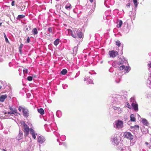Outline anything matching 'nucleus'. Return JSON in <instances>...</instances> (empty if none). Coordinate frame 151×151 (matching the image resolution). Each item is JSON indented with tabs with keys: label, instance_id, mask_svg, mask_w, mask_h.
Returning <instances> with one entry per match:
<instances>
[{
	"label": "nucleus",
	"instance_id": "obj_8",
	"mask_svg": "<svg viewBox=\"0 0 151 151\" xmlns=\"http://www.w3.org/2000/svg\"><path fill=\"white\" fill-rule=\"evenodd\" d=\"M111 140L114 145H117L119 142L118 137L116 136H114L112 137Z\"/></svg>",
	"mask_w": 151,
	"mask_h": 151
},
{
	"label": "nucleus",
	"instance_id": "obj_10",
	"mask_svg": "<svg viewBox=\"0 0 151 151\" xmlns=\"http://www.w3.org/2000/svg\"><path fill=\"white\" fill-rule=\"evenodd\" d=\"M30 133L32 135V137L34 139H35L36 136L37 135V133L35 132L34 130L32 129H30Z\"/></svg>",
	"mask_w": 151,
	"mask_h": 151
},
{
	"label": "nucleus",
	"instance_id": "obj_57",
	"mask_svg": "<svg viewBox=\"0 0 151 151\" xmlns=\"http://www.w3.org/2000/svg\"><path fill=\"white\" fill-rule=\"evenodd\" d=\"M145 144L147 145H148L149 144L147 142H145Z\"/></svg>",
	"mask_w": 151,
	"mask_h": 151
},
{
	"label": "nucleus",
	"instance_id": "obj_7",
	"mask_svg": "<svg viewBox=\"0 0 151 151\" xmlns=\"http://www.w3.org/2000/svg\"><path fill=\"white\" fill-rule=\"evenodd\" d=\"M109 54L110 57L114 58L117 55L118 53L116 51L113 50L109 51Z\"/></svg>",
	"mask_w": 151,
	"mask_h": 151
},
{
	"label": "nucleus",
	"instance_id": "obj_5",
	"mask_svg": "<svg viewBox=\"0 0 151 151\" xmlns=\"http://www.w3.org/2000/svg\"><path fill=\"white\" fill-rule=\"evenodd\" d=\"M130 29V27L128 25L127 23H124V26L123 28V30L125 33H128Z\"/></svg>",
	"mask_w": 151,
	"mask_h": 151
},
{
	"label": "nucleus",
	"instance_id": "obj_47",
	"mask_svg": "<svg viewBox=\"0 0 151 151\" xmlns=\"http://www.w3.org/2000/svg\"><path fill=\"white\" fill-rule=\"evenodd\" d=\"M48 31L50 33H51L52 32V28L50 27H49L48 28Z\"/></svg>",
	"mask_w": 151,
	"mask_h": 151
},
{
	"label": "nucleus",
	"instance_id": "obj_12",
	"mask_svg": "<svg viewBox=\"0 0 151 151\" xmlns=\"http://www.w3.org/2000/svg\"><path fill=\"white\" fill-rule=\"evenodd\" d=\"M127 63V61L124 58H123L122 60L119 61H117V65H118V67L121 65H122L123 64L126 63Z\"/></svg>",
	"mask_w": 151,
	"mask_h": 151
},
{
	"label": "nucleus",
	"instance_id": "obj_59",
	"mask_svg": "<svg viewBox=\"0 0 151 151\" xmlns=\"http://www.w3.org/2000/svg\"><path fill=\"white\" fill-rule=\"evenodd\" d=\"M135 127H137L138 128H139V127L138 125H136L135 126Z\"/></svg>",
	"mask_w": 151,
	"mask_h": 151
},
{
	"label": "nucleus",
	"instance_id": "obj_23",
	"mask_svg": "<svg viewBox=\"0 0 151 151\" xmlns=\"http://www.w3.org/2000/svg\"><path fill=\"white\" fill-rule=\"evenodd\" d=\"M130 120L132 122H135L136 121L135 116L133 114H131L130 115Z\"/></svg>",
	"mask_w": 151,
	"mask_h": 151
},
{
	"label": "nucleus",
	"instance_id": "obj_44",
	"mask_svg": "<svg viewBox=\"0 0 151 151\" xmlns=\"http://www.w3.org/2000/svg\"><path fill=\"white\" fill-rule=\"evenodd\" d=\"M27 80L29 81H31L32 80V77L31 76H29L27 78Z\"/></svg>",
	"mask_w": 151,
	"mask_h": 151
},
{
	"label": "nucleus",
	"instance_id": "obj_46",
	"mask_svg": "<svg viewBox=\"0 0 151 151\" xmlns=\"http://www.w3.org/2000/svg\"><path fill=\"white\" fill-rule=\"evenodd\" d=\"M9 108L12 111H13L14 110H17V109H13V108L10 106H9Z\"/></svg>",
	"mask_w": 151,
	"mask_h": 151
},
{
	"label": "nucleus",
	"instance_id": "obj_42",
	"mask_svg": "<svg viewBox=\"0 0 151 151\" xmlns=\"http://www.w3.org/2000/svg\"><path fill=\"white\" fill-rule=\"evenodd\" d=\"M125 66L124 65H122L119 67V68L120 70H122L124 68H125Z\"/></svg>",
	"mask_w": 151,
	"mask_h": 151
},
{
	"label": "nucleus",
	"instance_id": "obj_19",
	"mask_svg": "<svg viewBox=\"0 0 151 151\" xmlns=\"http://www.w3.org/2000/svg\"><path fill=\"white\" fill-rule=\"evenodd\" d=\"M147 86L150 87H151V76H150V77L148 78L147 80Z\"/></svg>",
	"mask_w": 151,
	"mask_h": 151
},
{
	"label": "nucleus",
	"instance_id": "obj_31",
	"mask_svg": "<svg viewBox=\"0 0 151 151\" xmlns=\"http://www.w3.org/2000/svg\"><path fill=\"white\" fill-rule=\"evenodd\" d=\"M67 72V70L66 69H63L61 72V74L63 75H65Z\"/></svg>",
	"mask_w": 151,
	"mask_h": 151
},
{
	"label": "nucleus",
	"instance_id": "obj_55",
	"mask_svg": "<svg viewBox=\"0 0 151 151\" xmlns=\"http://www.w3.org/2000/svg\"><path fill=\"white\" fill-rule=\"evenodd\" d=\"M131 99V101H134V99L133 98H131V99Z\"/></svg>",
	"mask_w": 151,
	"mask_h": 151
},
{
	"label": "nucleus",
	"instance_id": "obj_60",
	"mask_svg": "<svg viewBox=\"0 0 151 151\" xmlns=\"http://www.w3.org/2000/svg\"><path fill=\"white\" fill-rule=\"evenodd\" d=\"M11 63H9V65L10 67H11Z\"/></svg>",
	"mask_w": 151,
	"mask_h": 151
},
{
	"label": "nucleus",
	"instance_id": "obj_1",
	"mask_svg": "<svg viewBox=\"0 0 151 151\" xmlns=\"http://www.w3.org/2000/svg\"><path fill=\"white\" fill-rule=\"evenodd\" d=\"M114 127L117 130L122 129L124 127L123 122L120 120L118 119L116 120L113 124Z\"/></svg>",
	"mask_w": 151,
	"mask_h": 151
},
{
	"label": "nucleus",
	"instance_id": "obj_16",
	"mask_svg": "<svg viewBox=\"0 0 151 151\" xmlns=\"http://www.w3.org/2000/svg\"><path fill=\"white\" fill-rule=\"evenodd\" d=\"M129 14H130V16L131 17L132 21L135 18L136 13L134 12H130L129 13Z\"/></svg>",
	"mask_w": 151,
	"mask_h": 151
},
{
	"label": "nucleus",
	"instance_id": "obj_27",
	"mask_svg": "<svg viewBox=\"0 0 151 151\" xmlns=\"http://www.w3.org/2000/svg\"><path fill=\"white\" fill-rule=\"evenodd\" d=\"M56 115L58 117H60L62 115V113L61 111H58L56 112Z\"/></svg>",
	"mask_w": 151,
	"mask_h": 151
},
{
	"label": "nucleus",
	"instance_id": "obj_17",
	"mask_svg": "<svg viewBox=\"0 0 151 151\" xmlns=\"http://www.w3.org/2000/svg\"><path fill=\"white\" fill-rule=\"evenodd\" d=\"M7 97V96L6 95H2L0 96V101L3 102L5 99Z\"/></svg>",
	"mask_w": 151,
	"mask_h": 151
},
{
	"label": "nucleus",
	"instance_id": "obj_3",
	"mask_svg": "<svg viewBox=\"0 0 151 151\" xmlns=\"http://www.w3.org/2000/svg\"><path fill=\"white\" fill-rule=\"evenodd\" d=\"M68 32L69 35L72 36L74 38L77 37V35L78 32V30L76 29H73V30L68 29Z\"/></svg>",
	"mask_w": 151,
	"mask_h": 151
},
{
	"label": "nucleus",
	"instance_id": "obj_37",
	"mask_svg": "<svg viewBox=\"0 0 151 151\" xmlns=\"http://www.w3.org/2000/svg\"><path fill=\"white\" fill-rule=\"evenodd\" d=\"M130 70V68L129 66H126V67H125V70L127 72H128Z\"/></svg>",
	"mask_w": 151,
	"mask_h": 151
},
{
	"label": "nucleus",
	"instance_id": "obj_36",
	"mask_svg": "<svg viewBox=\"0 0 151 151\" xmlns=\"http://www.w3.org/2000/svg\"><path fill=\"white\" fill-rule=\"evenodd\" d=\"M133 2L134 4L135 5V7H137L138 5V2L137 0H133Z\"/></svg>",
	"mask_w": 151,
	"mask_h": 151
},
{
	"label": "nucleus",
	"instance_id": "obj_13",
	"mask_svg": "<svg viewBox=\"0 0 151 151\" xmlns=\"http://www.w3.org/2000/svg\"><path fill=\"white\" fill-rule=\"evenodd\" d=\"M23 137V134L22 131L20 130H19V133L16 137V139L17 140H19L22 138Z\"/></svg>",
	"mask_w": 151,
	"mask_h": 151
},
{
	"label": "nucleus",
	"instance_id": "obj_14",
	"mask_svg": "<svg viewBox=\"0 0 151 151\" xmlns=\"http://www.w3.org/2000/svg\"><path fill=\"white\" fill-rule=\"evenodd\" d=\"M132 106L134 110L135 111H137L138 110V105L136 102H133L132 104Z\"/></svg>",
	"mask_w": 151,
	"mask_h": 151
},
{
	"label": "nucleus",
	"instance_id": "obj_58",
	"mask_svg": "<svg viewBox=\"0 0 151 151\" xmlns=\"http://www.w3.org/2000/svg\"><path fill=\"white\" fill-rule=\"evenodd\" d=\"M19 51L20 53L21 54L22 53L21 49H19Z\"/></svg>",
	"mask_w": 151,
	"mask_h": 151
},
{
	"label": "nucleus",
	"instance_id": "obj_40",
	"mask_svg": "<svg viewBox=\"0 0 151 151\" xmlns=\"http://www.w3.org/2000/svg\"><path fill=\"white\" fill-rule=\"evenodd\" d=\"M23 72L24 75L27 74L28 73L27 69L26 68H24L23 70Z\"/></svg>",
	"mask_w": 151,
	"mask_h": 151
},
{
	"label": "nucleus",
	"instance_id": "obj_50",
	"mask_svg": "<svg viewBox=\"0 0 151 151\" xmlns=\"http://www.w3.org/2000/svg\"><path fill=\"white\" fill-rule=\"evenodd\" d=\"M14 3H15V1H13L12 3V6H14Z\"/></svg>",
	"mask_w": 151,
	"mask_h": 151
},
{
	"label": "nucleus",
	"instance_id": "obj_34",
	"mask_svg": "<svg viewBox=\"0 0 151 151\" xmlns=\"http://www.w3.org/2000/svg\"><path fill=\"white\" fill-rule=\"evenodd\" d=\"M60 139L62 141H64L66 139V137L65 135H63L60 137Z\"/></svg>",
	"mask_w": 151,
	"mask_h": 151
},
{
	"label": "nucleus",
	"instance_id": "obj_20",
	"mask_svg": "<svg viewBox=\"0 0 151 151\" xmlns=\"http://www.w3.org/2000/svg\"><path fill=\"white\" fill-rule=\"evenodd\" d=\"M142 132L144 134H146L148 132V129L145 127H143L141 129Z\"/></svg>",
	"mask_w": 151,
	"mask_h": 151
},
{
	"label": "nucleus",
	"instance_id": "obj_48",
	"mask_svg": "<svg viewBox=\"0 0 151 151\" xmlns=\"http://www.w3.org/2000/svg\"><path fill=\"white\" fill-rule=\"evenodd\" d=\"M27 42H30V39L29 37H28L27 39Z\"/></svg>",
	"mask_w": 151,
	"mask_h": 151
},
{
	"label": "nucleus",
	"instance_id": "obj_29",
	"mask_svg": "<svg viewBox=\"0 0 151 151\" xmlns=\"http://www.w3.org/2000/svg\"><path fill=\"white\" fill-rule=\"evenodd\" d=\"M122 24V20H119L117 22V27L120 28Z\"/></svg>",
	"mask_w": 151,
	"mask_h": 151
},
{
	"label": "nucleus",
	"instance_id": "obj_22",
	"mask_svg": "<svg viewBox=\"0 0 151 151\" xmlns=\"http://www.w3.org/2000/svg\"><path fill=\"white\" fill-rule=\"evenodd\" d=\"M65 8L67 10H70L72 8L71 4L69 3L67 4L66 5Z\"/></svg>",
	"mask_w": 151,
	"mask_h": 151
},
{
	"label": "nucleus",
	"instance_id": "obj_63",
	"mask_svg": "<svg viewBox=\"0 0 151 151\" xmlns=\"http://www.w3.org/2000/svg\"><path fill=\"white\" fill-rule=\"evenodd\" d=\"M19 75L20 76H21V72H19Z\"/></svg>",
	"mask_w": 151,
	"mask_h": 151
},
{
	"label": "nucleus",
	"instance_id": "obj_41",
	"mask_svg": "<svg viewBox=\"0 0 151 151\" xmlns=\"http://www.w3.org/2000/svg\"><path fill=\"white\" fill-rule=\"evenodd\" d=\"M4 35L5 38V40L6 41V42L7 43H9V40L6 36L5 34L4 33Z\"/></svg>",
	"mask_w": 151,
	"mask_h": 151
},
{
	"label": "nucleus",
	"instance_id": "obj_30",
	"mask_svg": "<svg viewBox=\"0 0 151 151\" xmlns=\"http://www.w3.org/2000/svg\"><path fill=\"white\" fill-rule=\"evenodd\" d=\"M59 39L58 38H57L54 41V45L55 46H57L59 42Z\"/></svg>",
	"mask_w": 151,
	"mask_h": 151
},
{
	"label": "nucleus",
	"instance_id": "obj_52",
	"mask_svg": "<svg viewBox=\"0 0 151 151\" xmlns=\"http://www.w3.org/2000/svg\"><path fill=\"white\" fill-rule=\"evenodd\" d=\"M126 104H127V107L129 108H130L129 107V106H130L129 103H127Z\"/></svg>",
	"mask_w": 151,
	"mask_h": 151
},
{
	"label": "nucleus",
	"instance_id": "obj_9",
	"mask_svg": "<svg viewBox=\"0 0 151 151\" xmlns=\"http://www.w3.org/2000/svg\"><path fill=\"white\" fill-rule=\"evenodd\" d=\"M37 142L40 144L44 142L45 140V138L43 136H39L37 139Z\"/></svg>",
	"mask_w": 151,
	"mask_h": 151
},
{
	"label": "nucleus",
	"instance_id": "obj_53",
	"mask_svg": "<svg viewBox=\"0 0 151 151\" xmlns=\"http://www.w3.org/2000/svg\"><path fill=\"white\" fill-rule=\"evenodd\" d=\"M56 136L57 137H60V134L58 133H57L56 134H55Z\"/></svg>",
	"mask_w": 151,
	"mask_h": 151
},
{
	"label": "nucleus",
	"instance_id": "obj_11",
	"mask_svg": "<svg viewBox=\"0 0 151 151\" xmlns=\"http://www.w3.org/2000/svg\"><path fill=\"white\" fill-rule=\"evenodd\" d=\"M23 113L24 116L26 118H27L29 116V111L27 109L25 108L23 109Z\"/></svg>",
	"mask_w": 151,
	"mask_h": 151
},
{
	"label": "nucleus",
	"instance_id": "obj_56",
	"mask_svg": "<svg viewBox=\"0 0 151 151\" xmlns=\"http://www.w3.org/2000/svg\"><path fill=\"white\" fill-rule=\"evenodd\" d=\"M18 71H19V72H21L22 69L20 68H19V69L18 70Z\"/></svg>",
	"mask_w": 151,
	"mask_h": 151
},
{
	"label": "nucleus",
	"instance_id": "obj_64",
	"mask_svg": "<svg viewBox=\"0 0 151 151\" xmlns=\"http://www.w3.org/2000/svg\"><path fill=\"white\" fill-rule=\"evenodd\" d=\"M2 150H3V151H6V150H5V149H3Z\"/></svg>",
	"mask_w": 151,
	"mask_h": 151
},
{
	"label": "nucleus",
	"instance_id": "obj_49",
	"mask_svg": "<svg viewBox=\"0 0 151 151\" xmlns=\"http://www.w3.org/2000/svg\"><path fill=\"white\" fill-rule=\"evenodd\" d=\"M23 45V44H22L19 46V49H22V47Z\"/></svg>",
	"mask_w": 151,
	"mask_h": 151
},
{
	"label": "nucleus",
	"instance_id": "obj_62",
	"mask_svg": "<svg viewBox=\"0 0 151 151\" xmlns=\"http://www.w3.org/2000/svg\"><path fill=\"white\" fill-rule=\"evenodd\" d=\"M89 1L91 2H92L93 1V0H89Z\"/></svg>",
	"mask_w": 151,
	"mask_h": 151
},
{
	"label": "nucleus",
	"instance_id": "obj_26",
	"mask_svg": "<svg viewBox=\"0 0 151 151\" xmlns=\"http://www.w3.org/2000/svg\"><path fill=\"white\" fill-rule=\"evenodd\" d=\"M78 47L77 46L75 47L73 49V54L75 55H76L78 50Z\"/></svg>",
	"mask_w": 151,
	"mask_h": 151
},
{
	"label": "nucleus",
	"instance_id": "obj_35",
	"mask_svg": "<svg viewBox=\"0 0 151 151\" xmlns=\"http://www.w3.org/2000/svg\"><path fill=\"white\" fill-rule=\"evenodd\" d=\"M113 66L115 68L118 67L117 64V61H114L112 63Z\"/></svg>",
	"mask_w": 151,
	"mask_h": 151
},
{
	"label": "nucleus",
	"instance_id": "obj_4",
	"mask_svg": "<svg viewBox=\"0 0 151 151\" xmlns=\"http://www.w3.org/2000/svg\"><path fill=\"white\" fill-rule=\"evenodd\" d=\"M21 124L24 127V132L25 134V135H27L28 134L29 131L30 132V129L29 127L26 124L24 121L22 122Z\"/></svg>",
	"mask_w": 151,
	"mask_h": 151
},
{
	"label": "nucleus",
	"instance_id": "obj_32",
	"mask_svg": "<svg viewBox=\"0 0 151 151\" xmlns=\"http://www.w3.org/2000/svg\"><path fill=\"white\" fill-rule=\"evenodd\" d=\"M17 110H14L13 111H8V114H14V113H17Z\"/></svg>",
	"mask_w": 151,
	"mask_h": 151
},
{
	"label": "nucleus",
	"instance_id": "obj_24",
	"mask_svg": "<svg viewBox=\"0 0 151 151\" xmlns=\"http://www.w3.org/2000/svg\"><path fill=\"white\" fill-rule=\"evenodd\" d=\"M25 16L23 15H19L17 17V19L20 20L21 19L24 18Z\"/></svg>",
	"mask_w": 151,
	"mask_h": 151
},
{
	"label": "nucleus",
	"instance_id": "obj_33",
	"mask_svg": "<svg viewBox=\"0 0 151 151\" xmlns=\"http://www.w3.org/2000/svg\"><path fill=\"white\" fill-rule=\"evenodd\" d=\"M121 77L120 76L119 77H118V78H116L115 79V81L117 83H119L121 80Z\"/></svg>",
	"mask_w": 151,
	"mask_h": 151
},
{
	"label": "nucleus",
	"instance_id": "obj_18",
	"mask_svg": "<svg viewBox=\"0 0 151 151\" xmlns=\"http://www.w3.org/2000/svg\"><path fill=\"white\" fill-rule=\"evenodd\" d=\"M84 81H87V84L93 83V81L90 79L89 77L85 78Z\"/></svg>",
	"mask_w": 151,
	"mask_h": 151
},
{
	"label": "nucleus",
	"instance_id": "obj_54",
	"mask_svg": "<svg viewBox=\"0 0 151 151\" xmlns=\"http://www.w3.org/2000/svg\"><path fill=\"white\" fill-rule=\"evenodd\" d=\"M130 5V3H128V4L126 6L127 7H129Z\"/></svg>",
	"mask_w": 151,
	"mask_h": 151
},
{
	"label": "nucleus",
	"instance_id": "obj_51",
	"mask_svg": "<svg viewBox=\"0 0 151 151\" xmlns=\"http://www.w3.org/2000/svg\"><path fill=\"white\" fill-rule=\"evenodd\" d=\"M148 67L149 68H151V62H150L148 64Z\"/></svg>",
	"mask_w": 151,
	"mask_h": 151
},
{
	"label": "nucleus",
	"instance_id": "obj_45",
	"mask_svg": "<svg viewBox=\"0 0 151 151\" xmlns=\"http://www.w3.org/2000/svg\"><path fill=\"white\" fill-rule=\"evenodd\" d=\"M63 87L64 89H66L68 87V85L66 84H63Z\"/></svg>",
	"mask_w": 151,
	"mask_h": 151
},
{
	"label": "nucleus",
	"instance_id": "obj_6",
	"mask_svg": "<svg viewBox=\"0 0 151 151\" xmlns=\"http://www.w3.org/2000/svg\"><path fill=\"white\" fill-rule=\"evenodd\" d=\"M124 136L128 139L132 140L133 138V136L132 134L129 132H126L124 133Z\"/></svg>",
	"mask_w": 151,
	"mask_h": 151
},
{
	"label": "nucleus",
	"instance_id": "obj_61",
	"mask_svg": "<svg viewBox=\"0 0 151 151\" xmlns=\"http://www.w3.org/2000/svg\"><path fill=\"white\" fill-rule=\"evenodd\" d=\"M57 141L58 142H59V139H57Z\"/></svg>",
	"mask_w": 151,
	"mask_h": 151
},
{
	"label": "nucleus",
	"instance_id": "obj_2",
	"mask_svg": "<svg viewBox=\"0 0 151 151\" xmlns=\"http://www.w3.org/2000/svg\"><path fill=\"white\" fill-rule=\"evenodd\" d=\"M113 103V109L115 110L119 114H120L122 112V109L119 106H115L116 104H119V102L118 101H116V100L114 101Z\"/></svg>",
	"mask_w": 151,
	"mask_h": 151
},
{
	"label": "nucleus",
	"instance_id": "obj_15",
	"mask_svg": "<svg viewBox=\"0 0 151 151\" xmlns=\"http://www.w3.org/2000/svg\"><path fill=\"white\" fill-rule=\"evenodd\" d=\"M110 1L112 2V3L110 4L111 5H112L114 3V0H105L104 4L106 7H108L107 4H109Z\"/></svg>",
	"mask_w": 151,
	"mask_h": 151
},
{
	"label": "nucleus",
	"instance_id": "obj_38",
	"mask_svg": "<svg viewBox=\"0 0 151 151\" xmlns=\"http://www.w3.org/2000/svg\"><path fill=\"white\" fill-rule=\"evenodd\" d=\"M77 36H78V37H79V38H81L82 37L83 34L81 32H78L77 35Z\"/></svg>",
	"mask_w": 151,
	"mask_h": 151
},
{
	"label": "nucleus",
	"instance_id": "obj_21",
	"mask_svg": "<svg viewBox=\"0 0 151 151\" xmlns=\"http://www.w3.org/2000/svg\"><path fill=\"white\" fill-rule=\"evenodd\" d=\"M142 122L143 124L147 126L148 124V122L147 120L145 119H142Z\"/></svg>",
	"mask_w": 151,
	"mask_h": 151
},
{
	"label": "nucleus",
	"instance_id": "obj_39",
	"mask_svg": "<svg viewBox=\"0 0 151 151\" xmlns=\"http://www.w3.org/2000/svg\"><path fill=\"white\" fill-rule=\"evenodd\" d=\"M116 45L119 47H120L121 45V43L119 40H117L116 42Z\"/></svg>",
	"mask_w": 151,
	"mask_h": 151
},
{
	"label": "nucleus",
	"instance_id": "obj_25",
	"mask_svg": "<svg viewBox=\"0 0 151 151\" xmlns=\"http://www.w3.org/2000/svg\"><path fill=\"white\" fill-rule=\"evenodd\" d=\"M38 112L40 113L41 115H43L44 114V111L43 109L42 108H40L38 109Z\"/></svg>",
	"mask_w": 151,
	"mask_h": 151
},
{
	"label": "nucleus",
	"instance_id": "obj_28",
	"mask_svg": "<svg viewBox=\"0 0 151 151\" xmlns=\"http://www.w3.org/2000/svg\"><path fill=\"white\" fill-rule=\"evenodd\" d=\"M32 34L34 35H37L38 33V31L36 28H34L32 31Z\"/></svg>",
	"mask_w": 151,
	"mask_h": 151
},
{
	"label": "nucleus",
	"instance_id": "obj_43",
	"mask_svg": "<svg viewBox=\"0 0 151 151\" xmlns=\"http://www.w3.org/2000/svg\"><path fill=\"white\" fill-rule=\"evenodd\" d=\"M24 108H23L21 106H19L18 108V110L19 111L21 112L22 111H23V109Z\"/></svg>",
	"mask_w": 151,
	"mask_h": 151
}]
</instances>
